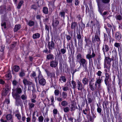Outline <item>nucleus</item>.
<instances>
[{
    "instance_id": "obj_1",
    "label": "nucleus",
    "mask_w": 122,
    "mask_h": 122,
    "mask_svg": "<svg viewBox=\"0 0 122 122\" xmlns=\"http://www.w3.org/2000/svg\"><path fill=\"white\" fill-rule=\"evenodd\" d=\"M104 71L105 75L104 81L105 84L107 86L108 89L111 86V74L110 73V70L105 69Z\"/></svg>"
},
{
    "instance_id": "obj_2",
    "label": "nucleus",
    "mask_w": 122,
    "mask_h": 122,
    "mask_svg": "<svg viewBox=\"0 0 122 122\" xmlns=\"http://www.w3.org/2000/svg\"><path fill=\"white\" fill-rule=\"evenodd\" d=\"M105 59L104 62V68L108 69V70H110V68L111 66V60L109 57H106L105 56Z\"/></svg>"
},
{
    "instance_id": "obj_3",
    "label": "nucleus",
    "mask_w": 122,
    "mask_h": 122,
    "mask_svg": "<svg viewBox=\"0 0 122 122\" xmlns=\"http://www.w3.org/2000/svg\"><path fill=\"white\" fill-rule=\"evenodd\" d=\"M12 94L13 97H20V94L22 92L21 88L20 87H17L15 89H12Z\"/></svg>"
},
{
    "instance_id": "obj_4",
    "label": "nucleus",
    "mask_w": 122,
    "mask_h": 122,
    "mask_svg": "<svg viewBox=\"0 0 122 122\" xmlns=\"http://www.w3.org/2000/svg\"><path fill=\"white\" fill-rule=\"evenodd\" d=\"M59 23V20L58 19V18H55V20H54L52 21V26L53 28H54L55 29H56L57 30V29L59 30L61 28V25H58Z\"/></svg>"
},
{
    "instance_id": "obj_5",
    "label": "nucleus",
    "mask_w": 122,
    "mask_h": 122,
    "mask_svg": "<svg viewBox=\"0 0 122 122\" xmlns=\"http://www.w3.org/2000/svg\"><path fill=\"white\" fill-rule=\"evenodd\" d=\"M94 79H92L89 82V88L91 90H94L97 88V85L95 83H94Z\"/></svg>"
},
{
    "instance_id": "obj_6",
    "label": "nucleus",
    "mask_w": 122,
    "mask_h": 122,
    "mask_svg": "<svg viewBox=\"0 0 122 122\" xmlns=\"http://www.w3.org/2000/svg\"><path fill=\"white\" fill-rule=\"evenodd\" d=\"M58 62L57 59H56V57L54 60H53L50 61V66L52 67L56 68L58 66Z\"/></svg>"
},
{
    "instance_id": "obj_7",
    "label": "nucleus",
    "mask_w": 122,
    "mask_h": 122,
    "mask_svg": "<svg viewBox=\"0 0 122 122\" xmlns=\"http://www.w3.org/2000/svg\"><path fill=\"white\" fill-rule=\"evenodd\" d=\"M48 46L50 52L49 53L51 52V50L55 48L54 43L52 41L48 42Z\"/></svg>"
},
{
    "instance_id": "obj_8",
    "label": "nucleus",
    "mask_w": 122,
    "mask_h": 122,
    "mask_svg": "<svg viewBox=\"0 0 122 122\" xmlns=\"http://www.w3.org/2000/svg\"><path fill=\"white\" fill-rule=\"evenodd\" d=\"M122 35L120 32L119 31H117L115 35V40L117 41H119L122 39Z\"/></svg>"
},
{
    "instance_id": "obj_9",
    "label": "nucleus",
    "mask_w": 122,
    "mask_h": 122,
    "mask_svg": "<svg viewBox=\"0 0 122 122\" xmlns=\"http://www.w3.org/2000/svg\"><path fill=\"white\" fill-rule=\"evenodd\" d=\"M77 39L78 40V45H79L81 43L82 44L83 42L82 38L81 37L80 32H79L78 34L77 33Z\"/></svg>"
},
{
    "instance_id": "obj_10",
    "label": "nucleus",
    "mask_w": 122,
    "mask_h": 122,
    "mask_svg": "<svg viewBox=\"0 0 122 122\" xmlns=\"http://www.w3.org/2000/svg\"><path fill=\"white\" fill-rule=\"evenodd\" d=\"M77 88L79 91H82L83 88V85L78 80L77 81Z\"/></svg>"
},
{
    "instance_id": "obj_11",
    "label": "nucleus",
    "mask_w": 122,
    "mask_h": 122,
    "mask_svg": "<svg viewBox=\"0 0 122 122\" xmlns=\"http://www.w3.org/2000/svg\"><path fill=\"white\" fill-rule=\"evenodd\" d=\"M109 50V47L107 45L105 44L104 46H103L102 48V50L103 51L104 56H105L106 55L105 52H108Z\"/></svg>"
},
{
    "instance_id": "obj_12",
    "label": "nucleus",
    "mask_w": 122,
    "mask_h": 122,
    "mask_svg": "<svg viewBox=\"0 0 122 122\" xmlns=\"http://www.w3.org/2000/svg\"><path fill=\"white\" fill-rule=\"evenodd\" d=\"M13 97L15 100V103L16 105L17 106H19L20 104V102L21 101L20 100V97Z\"/></svg>"
},
{
    "instance_id": "obj_13",
    "label": "nucleus",
    "mask_w": 122,
    "mask_h": 122,
    "mask_svg": "<svg viewBox=\"0 0 122 122\" xmlns=\"http://www.w3.org/2000/svg\"><path fill=\"white\" fill-rule=\"evenodd\" d=\"M78 62L80 63V65H82L83 66H84V65H86L87 64V61L85 59L82 58Z\"/></svg>"
},
{
    "instance_id": "obj_14",
    "label": "nucleus",
    "mask_w": 122,
    "mask_h": 122,
    "mask_svg": "<svg viewBox=\"0 0 122 122\" xmlns=\"http://www.w3.org/2000/svg\"><path fill=\"white\" fill-rule=\"evenodd\" d=\"M71 29H73L74 31L76 29H78V25L77 22H72L71 24Z\"/></svg>"
},
{
    "instance_id": "obj_15",
    "label": "nucleus",
    "mask_w": 122,
    "mask_h": 122,
    "mask_svg": "<svg viewBox=\"0 0 122 122\" xmlns=\"http://www.w3.org/2000/svg\"><path fill=\"white\" fill-rule=\"evenodd\" d=\"M63 48L61 49L60 50V48H59V49H58V50L59 52V53L60 52V54L61 53L62 54H65L66 52V48L65 46L64 43L63 44Z\"/></svg>"
},
{
    "instance_id": "obj_16",
    "label": "nucleus",
    "mask_w": 122,
    "mask_h": 122,
    "mask_svg": "<svg viewBox=\"0 0 122 122\" xmlns=\"http://www.w3.org/2000/svg\"><path fill=\"white\" fill-rule=\"evenodd\" d=\"M39 84L42 86H44L46 84V80L44 78L39 79Z\"/></svg>"
},
{
    "instance_id": "obj_17",
    "label": "nucleus",
    "mask_w": 122,
    "mask_h": 122,
    "mask_svg": "<svg viewBox=\"0 0 122 122\" xmlns=\"http://www.w3.org/2000/svg\"><path fill=\"white\" fill-rule=\"evenodd\" d=\"M99 36L95 35L94 39L93 38L92 39V42L93 43L95 42L96 41L99 42L100 41Z\"/></svg>"
},
{
    "instance_id": "obj_18",
    "label": "nucleus",
    "mask_w": 122,
    "mask_h": 122,
    "mask_svg": "<svg viewBox=\"0 0 122 122\" xmlns=\"http://www.w3.org/2000/svg\"><path fill=\"white\" fill-rule=\"evenodd\" d=\"M102 81V79H101L100 77H99L98 78H97L96 79V81L95 82V83L97 85V84H98V86L100 87V84H101Z\"/></svg>"
},
{
    "instance_id": "obj_19",
    "label": "nucleus",
    "mask_w": 122,
    "mask_h": 122,
    "mask_svg": "<svg viewBox=\"0 0 122 122\" xmlns=\"http://www.w3.org/2000/svg\"><path fill=\"white\" fill-rule=\"evenodd\" d=\"M89 79L88 78L85 77L82 80V82L84 85L87 84L88 82Z\"/></svg>"
},
{
    "instance_id": "obj_20",
    "label": "nucleus",
    "mask_w": 122,
    "mask_h": 122,
    "mask_svg": "<svg viewBox=\"0 0 122 122\" xmlns=\"http://www.w3.org/2000/svg\"><path fill=\"white\" fill-rule=\"evenodd\" d=\"M23 83L25 86H26L27 84L31 85L32 83L28 81L27 79L24 78L23 80Z\"/></svg>"
},
{
    "instance_id": "obj_21",
    "label": "nucleus",
    "mask_w": 122,
    "mask_h": 122,
    "mask_svg": "<svg viewBox=\"0 0 122 122\" xmlns=\"http://www.w3.org/2000/svg\"><path fill=\"white\" fill-rule=\"evenodd\" d=\"M66 77L64 76L63 75L61 76L60 77V78L59 79V81L62 82L61 81H62L63 82H66Z\"/></svg>"
},
{
    "instance_id": "obj_22",
    "label": "nucleus",
    "mask_w": 122,
    "mask_h": 122,
    "mask_svg": "<svg viewBox=\"0 0 122 122\" xmlns=\"http://www.w3.org/2000/svg\"><path fill=\"white\" fill-rule=\"evenodd\" d=\"M42 11L43 13L45 14H48V8L46 7H43L42 9Z\"/></svg>"
},
{
    "instance_id": "obj_23",
    "label": "nucleus",
    "mask_w": 122,
    "mask_h": 122,
    "mask_svg": "<svg viewBox=\"0 0 122 122\" xmlns=\"http://www.w3.org/2000/svg\"><path fill=\"white\" fill-rule=\"evenodd\" d=\"M104 28L105 29L108 35H110L111 34V28H107V27L105 25Z\"/></svg>"
},
{
    "instance_id": "obj_24",
    "label": "nucleus",
    "mask_w": 122,
    "mask_h": 122,
    "mask_svg": "<svg viewBox=\"0 0 122 122\" xmlns=\"http://www.w3.org/2000/svg\"><path fill=\"white\" fill-rule=\"evenodd\" d=\"M40 36V34L39 33H37L33 34L32 38L33 39H36L39 38Z\"/></svg>"
},
{
    "instance_id": "obj_25",
    "label": "nucleus",
    "mask_w": 122,
    "mask_h": 122,
    "mask_svg": "<svg viewBox=\"0 0 122 122\" xmlns=\"http://www.w3.org/2000/svg\"><path fill=\"white\" fill-rule=\"evenodd\" d=\"M20 28V26L19 25H15L14 29V32H16L19 30Z\"/></svg>"
},
{
    "instance_id": "obj_26",
    "label": "nucleus",
    "mask_w": 122,
    "mask_h": 122,
    "mask_svg": "<svg viewBox=\"0 0 122 122\" xmlns=\"http://www.w3.org/2000/svg\"><path fill=\"white\" fill-rule=\"evenodd\" d=\"M27 98V97L26 93V92L25 91L24 92V94H22L20 98H21L22 100H24L26 99Z\"/></svg>"
},
{
    "instance_id": "obj_27",
    "label": "nucleus",
    "mask_w": 122,
    "mask_h": 122,
    "mask_svg": "<svg viewBox=\"0 0 122 122\" xmlns=\"http://www.w3.org/2000/svg\"><path fill=\"white\" fill-rule=\"evenodd\" d=\"M54 58V55L52 54H49L47 55L46 58L48 60H52Z\"/></svg>"
},
{
    "instance_id": "obj_28",
    "label": "nucleus",
    "mask_w": 122,
    "mask_h": 122,
    "mask_svg": "<svg viewBox=\"0 0 122 122\" xmlns=\"http://www.w3.org/2000/svg\"><path fill=\"white\" fill-rule=\"evenodd\" d=\"M68 104L67 102L65 100L62 101L61 103V105L63 107H66L68 105Z\"/></svg>"
},
{
    "instance_id": "obj_29",
    "label": "nucleus",
    "mask_w": 122,
    "mask_h": 122,
    "mask_svg": "<svg viewBox=\"0 0 122 122\" xmlns=\"http://www.w3.org/2000/svg\"><path fill=\"white\" fill-rule=\"evenodd\" d=\"M35 106V104L33 103L29 102L28 103L29 108V109L34 108Z\"/></svg>"
},
{
    "instance_id": "obj_30",
    "label": "nucleus",
    "mask_w": 122,
    "mask_h": 122,
    "mask_svg": "<svg viewBox=\"0 0 122 122\" xmlns=\"http://www.w3.org/2000/svg\"><path fill=\"white\" fill-rule=\"evenodd\" d=\"M13 70L16 72H18L20 69L19 67L17 65L14 66L13 67Z\"/></svg>"
},
{
    "instance_id": "obj_31",
    "label": "nucleus",
    "mask_w": 122,
    "mask_h": 122,
    "mask_svg": "<svg viewBox=\"0 0 122 122\" xmlns=\"http://www.w3.org/2000/svg\"><path fill=\"white\" fill-rule=\"evenodd\" d=\"M88 104L91 103L92 101V98L91 96L87 97Z\"/></svg>"
},
{
    "instance_id": "obj_32",
    "label": "nucleus",
    "mask_w": 122,
    "mask_h": 122,
    "mask_svg": "<svg viewBox=\"0 0 122 122\" xmlns=\"http://www.w3.org/2000/svg\"><path fill=\"white\" fill-rule=\"evenodd\" d=\"M92 91V95H96L97 96V93L98 92V90L96 88V89H94V90Z\"/></svg>"
},
{
    "instance_id": "obj_33",
    "label": "nucleus",
    "mask_w": 122,
    "mask_h": 122,
    "mask_svg": "<svg viewBox=\"0 0 122 122\" xmlns=\"http://www.w3.org/2000/svg\"><path fill=\"white\" fill-rule=\"evenodd\" d=\"M8 93V91L4 89L2 93V95L3 96H6Z\"/></svg>"
},
{
    "instance_id": "obj_34",
    "label": "nucleus",
    "mask_w": 122,
    "mask_h": 122,
    "mask_svg": "<svg viewBox=\"0 0 122 122\" xmlns=\"http://www.w3.org/2000/svg\"><path fill=\"white\" fill-rule=\"evenodd\" d=\"M86 108L85 109V110H84L86 112H87L88 111H90V108L88 106V103L87 102V101L86 100Z\"/></svg>"
},
{
    "instance_id": "obj_35",
    "label": "nucleus",
    "mask_w": 122,
    "mask_h": 122,
    "mask_svg": "<svg viewBox=\"0 0 122 122\" xmlns=\"http://www.w3.org/2000/svg\"><path fill=\"white\" fill-rule=\"evenodd\" d=\"M24 1L23 0H21L18 3V5L17 6V8L18 9H20L22 4L23 3Z\"/></svg>"
},
{
    "instance_id": "obj_36",
    "label": "nucleus",
    "mask_w": 122,
    "mask_h": 122,
    "mask_svg": "<svg viewBox=\"0 0 122 122\" xmlns=\"http://www.w3.org/2000/svg\"><path fill=\"white\" fill-rule=\"evenodd\" d=\"M67 96V94L66 92H62V97L64 99H65Z\"/></svg>"
},
{
    "instance_id": "obj_37",
    "label": "nucleus",
    "mask_w": 122,
    "mask_h": 122,
    "mask_svg": "<svg viewBox=\"0 0 122 122\" xmlns=\"http://www.w3.org/2000/svg\"><path fill=\"white\" fill-rule=\"evenodd\" d=\"M76 58L77 60L78 61L81 60L82 58V56L81 54L79 53L76 56Z\"/></svg>"
},
{
    "instance_id": "obj_38",
    "label": "nucleus",
    "mask_w": 122,
    "mask_h": 122,
    "mask_svg": "<svg viewBox=\"0 0 122 122\" xmlns=\"http://www.w3.org/2000/svg\"><path fill=\"white\" fill-rule=\"evenodd\" d=\"M121 45V43H119L116 42H115L114 44V46L115 47L117 48L118 49H119Z\"/></svg>"
},
{
    "instance_id": "obj_39",
    "label": "nucleus",
    "mask_w": 122,
    "mask_h": 122,
    "mask_svg": "<svg viewBox=\"0 0 122 122\" xmlns=\"http://www.w3.org/2000/svg\"><path fill=\"white\" fill-rule=\"evenodd\" d=\"M70 110V108L68 107H66L63 108V111L65 113H67Z\"/></svg>"
},
{
    "instance_id": "obj_40",
    "label": "nucleus",
    "mask_w": 122,
    "mask_h": 122,
    "mask_svg": "<svg viewBox=\"0 0 122 122\" xmlns=\"http://www.w3.org/2000/svg\"><path fill=\"white\" fill-rule=\"evenodd\" d=\"M25 73L24 70H22L19 73V76L20 77H22L25 76Z\"/></svg>"
},
{
    "instance_id": "obj_41",
    "label": "nucleus",
    "mask_w": 122,
    "mask_h": 122,
    "mask_svg": "<svg viewBox=\"0 0 122 122\" xmlns=\"http://www.w3.org/2000/svg\"><path fill=\"white\" fill-rule=\"evenodd\" d=\"M60 15L61 17H63V18H64L65 17V12L64 11L61 12L60 13Z\"/></svg>"
},
{
    "instance_id": "obj_42",
    "label": "nucleus",
    "mask_w": 122,
    "mask_h": 122,
    "mask_svg": "<svg viewBox=\"0 0 122 122\" xmlns=\"http://www.w3.org/2000/svg\"><path fill=\"white\" fill-rule=\"evenodd\" d=\"M44 118L42 115L40 116L38 118V120L39 122H43Z\"/></svg>"
},
{
    "instance_id": "obj_43",
    "label": "nucleus",
    "mask_w": 122,
    "mask_h": 122,
    "mask_svg": "<svg viewBox=\"0 0 122 122\" xmlns=\"http://www.w3.org/2000/svg\"><path fill=\"white\" fill-rule=\"evenodd\" d=\"M71 84L72 86V88L74 89V90H75V89L76 87V83L75 81L73 80L71 81Z\"/></svg>"
},
{
    "instance_id": "obj_44",
    "label": "nucleus",
    "mask_w": 122,
    "mask_h": 122,
    "mask_svg": "<svg viewBox=\"0 0 122 122\" xmlns=\"http://www.w3.org/2000/svg\"><path fill=\"white\" fill-rule=\"evenodd\" d=\"M49 76H50L51 79L53 78H55L56 77L54 72H52L50 73L49 74Z\"/></svg>"
},
{
    "instance_id": "obj_45",
    "label": "nucleus",
    "mask_w": 122,
    "mask_h": 122,
    "mask_svg": "<svg viewBox=\"0 0 122 122\" xmlns=\"http://www.w3.org/2000/svg\"><path fill=\"white\" fill-rule=\"evenodd\" d=\"M28 25L30 26H32L34 25V22L33 21L30 20L28 23Z\"/></svg>"
},
{
    "instance_id": "obj_46",
    "label": "nucleus",
    "mask_w": 122,
    "mask_h": 122,
    "mask_svg": "<svg viewBox=\"0 0 122 122\" xmlns=\"http://www.w3.org/2000/svg\"><path fill=\"white\" fill-rule=\"evenodd\" d=\"M62 90L64 91H67L69 90V88L67 85L66 86L62 87Z\"/></svg>"
},
{
    "instance_id": "obj_47",
    "label": "nucleus",
    "mask_w": 122,
    "mask_h": 122,
    "mask_svg": "<svg viewBox=\"0 0 122 122\" xmlns=\"http://www.w3.org/2000/svg\"><path fill=\"white\" fill-rule=\"evenodd\" d=\"M15 116L16 117L18 120H20L21 119V115L20 113L16 114L15 115Z\"/></svg>"
},
{
    "instance_id": "obj_48",
    "label": "nucleus",
    "mask_w": 122,
    "mask_h": 122,
    "mask_svg": "<svg viewBox=\"0 0 122 122\" xmlns=\"http://www.w3.org/2000/svg\"><path fill=\"white\" fill-rule=\"evenodd\" d=\"M85 41L86 42V46L88 45L91 42L90 41V39L89 38H85Z\"/></svg>"
},
{
    "instance_id": "obj_49",
    "label": "nucleus",
    "mask_w": 122,
    "mask_h": 122,
    "mask_svg": "<svg viewBox=\"0 0 122 122\" xmlns=\"http://www.w3.org/2000/svg\"><path fill=\"white\" fill-rule=\"evenodd\" d=\"M12 83L14 86H15L18 84V82L15 80L13 81Z\"/></svg>"
},
{
    "instance_id": "obj_50",
    "label": "nucleus",
    "mask_w": 122,
    "mask_h": 122,
    "mask_svg": "<svg viewBox=\"0 0 122 122\" xmlns=\"http://www.w3.org/2000/svg\"><path fill=\"white\" fill-rule=\"evenodd\" d=\"M58 112V111L56 109H54L53 111V112L54 116H55L56 115Z\"/></svg>"
},
{
    "instance_id": "obj_51",
    "label": "nucleus",
    "mask_w": 122,
    "mask_h": 122,
    "mask_svg": "<svg viewBox=\"0 0 122 122\" xmlns=\"http://www.w3.org/2000/svg\"><path fill=\"white\" fill-rule=\"evenodd\" d=\"M96 26L97 30H100L101 26L98 21H97L96 22Z\"/></svg>"
},
{
    "instance_id": "obj_52",
    "label": "nucleus",
    "mask_w": 122,
    "mask_h": 122,
    "mask_svg": "<svg viewBox=\"0 0 122 122\" xmlns=\"http://www.w3.org/2000/svg\"><path fill=\"white\" fill-rule=\"evenodd\" d=\"M54 93L55 96H58L60 93V91L58 90H56L54 91Z\"/></svg>"
},
{
    "instance_id": "obj_53",
    "label": "nucleus",
    "mask_w": 122,
    "mask_h": 122,
    "mask_svg": "<svg viewBox=\"0 0 122 122\" xmlns=\"http://www.w3.org/2000/svg\"><path fill=\"white\" fill-rule=\"evenodd\" d=\"M85 5L86 8V12L87 14L88 12H90V10L88 6L86 4H85Z\"/></svg>"
},
{
    "instance_id": "obj_54",
    "label": "nucleus",
    "mask_w": 122,
    "mask_h": 122,
    "mask_svg": "<svg viewBox=\"0 0 122 122\" xmlns=\"http://www.w3.org/2000/svg\"><path fill=\"white\" fill-rule=\"evenodd\" d=\"M12 117V116L10 114H8L6 116V118L7 120H10Z\"/></svg>"
},
{
    "instance_id": "obj_55",
    "label": "nucleus",
    "mask_w": 122,
    "mask_h": 122,
    "mask_svg": "<svg viewBox=\"0 0 122 122\" xmlns=\"http://www.w3.org/2000/svg\"><path fill=\"white\" fill-rule=\"evenodd\" d=\"M102 3L105 4H107L109 3L110 0H101Z\"/></svg>"
},
{
    "instance_id": "obj_56",
    "label": "nucleus",
    "mask_w": 122,
    "mask_h": 122,
    "mask_svg": "<svg viewBox=\"0 0 122 122\" xmlns=\"http://www.w3.org/2000/svg\"><path fill=\"white\" fill-rule=\"evenodd\" d=\"M103 104H105V106L106 108H107V106L109 104V102L108 101H104L103 102Z\"/></svg>"
},
{
    "instance_id": "obj_57",
    "label": "nucleus",
    "mask_w": 122,
    "mask_h": 122,
    "mask_svg": "<svg viewBox=\"0 0 122 122\" xmlns=\"http://www.w3.org/2000/svg\"><path fill=\"white\" fill-rule=\"evenodd\" d=\"M48 6L49 8H53L54 7V4L50 2L48 4Z\"/></svg>"
},
{
    "instance_id": "obj_58",
    "label": "nucleus",
    "mask_w": 122,
    "mask_h": 122,
    "mask_svg": "<svg viewBox=\"0 0 122 122\" xmlns=\"http://www.w3.org/2000/svg\"><path fill=\"white\" fill-rule=\"evenodd\" d=\"M97 105L98 106V107L97 108V112L99 113H100L102 112V109L100 107H99L98 105L97 104Z\"/></svg>"
},
{
    "instance_id": "obj_59",
    "label": "nucleus",
    "mask_w": 122,
    "mask_h": 122,
    "mask_svg": "<svg viewBox=\"0 0 122 122\" xmlns=\"http://www.w3.org/2000/svg\"><path fill=\"white\" fill-rule=\"evenodd\" d=\"M100 30H97L96 31V32L95 33V35L100 36Z\"/></svg>"
},
{
    "instance_id": "obj_60",
    "label": "nucleus",
    "mask_w": 122,
    "mask_h": 122,
    "mask_svg": "<svg viewBox=\"0 0 122 122\" xmlns=\"http://www.w3.org/2000/svg\"><path fill=\"white\" fill-rule=\"evenodd\" d=\"M86 58L88 59L89 60V63L90 64V59L92 58L91 55H90L89 54H87L86 55Z\"/></svg>"
},
{
    "instance_id": "obj_61",
    "label": "nucleus",
    "mask_w": 122,
    "mask_h": 122,
    "mask_svg": "<svg viewBox=\"0 0 122 122\" xmlns=\"http://www.w3.org/2000/svg\"><path fill=\"white\" fill-rule=\"evenodd\" d=\"M66 38L67 41H69L71 40V37L70 35H66Z\"/></svg>"
},
{
    "instance_id": "obj_62",
    "label": "nucleus",
    "mask_w": 122,
    "mask_h": 122,
    "mask_svg": "<svg viewBox=\"0 0 122 122\" xmlns=\"http://www.w3.org/2000/svg\"><path fill=\"white\" fill-rule=\"evenodd\" d=\"M104 41H106L107 40V34L105 33H104Z\"/></svg>"
},
{
    "instance_id": "obj_63",
    "label": "nucleus",
    "mask_w": 122,
    "mask_h": 122,
    "mask_svg": "<svg viewBox=\"0 0 122 122\" xmlns=\"http://www.w3.org/2000/svg\"><path fill=\"white\" fill-rule=\"evenodd\" d=\"M102 72L100 71H98L97 73V75L99 77L101 76Z\"/></svg>"
},
{
    "instance_id": "obj_64",
    "label": "nucleus",
    "mask_w": 122,
    "mask_h": 122,
    "mask_svg": "<svg viewBox=\"0 0 122 122\" xmlns=\"http://www.w3.org/2000/svg\"><path fill=\"white\" fill-rule=\"evenodd\" d=\"M45 30H47L48 32L49 30V27L46 24L45 25Z\"/></svg>"
}]
</instances>
